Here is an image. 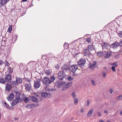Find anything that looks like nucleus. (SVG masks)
I'll return each mask as SVG.
<instances>
[{
  "label": "nucleus",
  "instance_id": "obj_1",
  "mask_svg": "<svg viewBox=\"0 0 122 122\" xmlns=\"http://www.w3.org/2000/svg\"><path fill=\"white\" fill-rule=\"evenodd\" d=\"M57 75L58 78L61 80H62L66 76L65 73L61 71H59Z\"/></svg>",
  "mask_w": 122,
  "mask_h": 122
},
{
  "label": "nucleus",
  "instance_id": "obj_2",
  "mask_svg": "<svg viewBox=\"0 0 122 122\" xmlns=\"http://www.w3.org/2000/svg\"><path fill=\"white\" fill-rule=\"evenodd\" d=\"M41 82L40 80L39 79L34 81V87L35 89H37L40 87Z\"/></svg>",
  "mask_w": 122,
  "mask_h": 122
},
{
  "label": "nucleus",
  "instance_id": "obj_3",
  "mask_svg": "<svg viewBox=\"0 0 122 122\" xmlns=\"http://www.w3.org/2000/svg\"><path fill=\"white\" fill-rule=\"evenodd\" d=\"M49 78L48 77H45L43 79L42 82L44 85H46V86L48 85L50 83Z\"/></svg>",
  "mask_w": 122,
  "mask_h": 122
},
{
  "label": "nucleus",
  "instance_id": "obj_4",
  "mask_svg": "<svg viewBox=\"0 0 122 122\" xmlns=\"http://www.w3.org/2000/svg\"><path fill=\"white\" fill-rule=\"evenodd\" d=\"M78 66L77 65H72L69 67V70L72 72L74 73L78 69Z\"/></svg>",
  "mask_w": 122,
  "mask_h": 122
},
{
  "label": "nucleus",
  "instance_id": "obj_5",
  "mask_svg": "<svg viewBox=\"0 0 122 122\" xmlns=\"http://www.w3.org/2000/svg\"><path fill=\"white\" fill-rule=\"evenodd\" d=\"M69 65H67L66 64H65L63 66L61 67L62 71H61L65 73L67 71L69 70Z\"/></svg>",
  "mask_w": 122,
  "mask_h": 122
},
{
  "label": "nucleus",
  "instance_id": "obj_6",
  "mask_svg": "<svg viewBox=\"0 0 122 122\" xmlns=\"http://www.w3.org/2000/svg\"><path fill=\"white\" fill-rule=\"evenodd\" d=\"M12 77L11 74H6L5 76V79L6 81L8 83H10L11 82Z\"/></svg>",
  "mask_w": 122,
  "mask_h": 122
},
{
  "label": "nucleus",
  "instance_id": "obj_7",
  "mask_svg": "<svg viewBox=\"0 0 122 122\" xmlns=\"http://www.w3.org/2000/svg\"><path fill=\"white\" fill-rule=\"evenodd\" d=\"M39 105V104H30L27 105L25 106V107L28 109L32 108L37 107Z\"/></svg>",
  "mask_w": 122,
  "mask_h": 122
},
{
  "label": "nucleus",
  "instance_id": "obj_8",
  "mask_svg": "<svg viewBox=\"0 0 122 122\" xmlns=\"http://www.w3.org/2000/svg\"><path fill=\"white\" fill-rule=\"evenodd\" d=\"M86 62V60L85 59L83 58L80 59L78 62V64L79 66L81 67L84 66Z\"/></svg>",
  "mask_w": 122,
  "mask_h": 122
},
{
  "label": "nucleus",
  "instance_id": "obj_9",
  "mask_svg": "<svg viewBox=\"0 0 122 122\" xmlns=\"http://www.w3.org/2000/svg\"><path fill=\"white\" fill-rule=\"evenodd\" d=\"M41 96L44 98H50L51 97V95L46 92H44L42 93Z\"/></svg>",
  "mask_w": 122,
  "mask_h": 122
},
{
  "label": "nucleus",
  "instance_id": "obj_10",
  "mask_svg": "<svg viewBox=\"0 0 122 122\" xmlns=\"http://www.w3.org/2000/svg\"><path fill=\"white\" fill-rule=\"evenodd\" d=\"M66 82L65 81H57L55 82V84L56 86L57 87H60L61 86L64 85Z\"/></svg>",
  "mask_w": 122,
  "mask_h": 122
},
{
  "label": "nucleus",
  "instance_id": "obj_11",
  "mask_svg": "<svg viewBox=\"0 0 122 122\" xmlns=\"http://www.w3.org/2000/svg\"><path fill=\"white\" fill-rule=\"evenodd\" d=\"M25 89L27 92H30L31 90V86L30 83H26L25 85Z\"/></svg>",
  "mask_w": 122,
  "mask_h": 122
},
{
  "label": "nucleus",
  "instance_id": "obj_12",
  "mask_svg": "<svg viewBox=\"0 0 122 122\" xmlns=\"http://www.w3.org/2000/svg\"><path fill=\"white\" fill-rule=\"evenodd\" d=\"M119 44L117 42H114L111 45V47L114 49H117L119 47Z\"/></svg>",
  "mask_w": 122,
  "mask_h": 122
},
{
  "label": "nucleus",
  "instance_id": "obj_13",
  "mask_svg": "<svg viewBox=\"0 0 122 122\" xmlns=\"http://www.w3.org/2000/svg\"><path fill=\"white\" fill-rule=\"evenodd\" d=\"M30 98L31 101L37 103L39 102V100L33 96H30Z\"/></svg>",
  "mask_w": 122,
  "mask_h": 122
},
{
  "label": "nucleus",
  "instance_id": "obj_14",
  "mask_svg": "<svg viewBox=\"0 0 122 122\" xmlns=\"http://www.w3.org/2000/svg\"><path fill=\"white\" fill-rule=\"evenodd\" d=\"M109 46V45L106 42H103L102 44V47L103 49H107L108 46Z\"/></svg>",
  "mask_w": 122,
  "mask_h": 122
},
{
  "label": "nucleus",
  "instance_id": "obj_15",
  "mask_svg": "<svg viewBox=\"0 0 122 122\" xmlns=\"http://www.w3.org/2000/svg\"><path fill=\"white\" fill-rule=\"evenodd\" d=\"M20 99H18L16 98L14 99L12 101L11 106H13L19 102V101Z\"/></svg>",
  "mask_w": 122,
  "mask_h": 122
},
{
  "label": "nucleus",
  "instance_id": "obj_16",
  "mask_svg": "<svg viewBox=\"0 0 122 122\" xmlns=\"http://www.w3.org/2000/svg\"><path fill=\"white\" fill-rule=\"evenodd\" d=\"M95 46L93 45L92 43L91 45L88 46V49L90 51L95 50Z\"/></svg>",
  "mask_w": 122,
  "mask_h": 122
},
{
  "label": "nucleus",
  "instance_id": "obj_17",
  "mask_svg": "<svg viewBox=\"0 0 122 122\" xmlns=\"http://www.w3.org/2000/svg\"><path fill=\"white\" fill-rule=\"evenodd\" d=\"M12 85L9 83H7L5 86V89L6 90L9 91L11 89Z\"/></svg>",
  "mask_w": 122,
  "mask_h": 122
},
{
  "label": "nucleus",
  "instance_id": "obj_18",
  "mask_svg": "<svg viewBox=\"0 0 122 122\" xmlns=\"http://www.w3.org/2000/svg\"><path fill=\"white\" fill-rule=\"evenodd\" d=\"M84 54L85 55L89 56L91 54L90 52V51L88 49H86L84 50Z\"/></svg>",
  "mask_w": 122,
  "mask_h": 122
},
{
  "label": "nucleus",
  "instance_id": "obj_19",
  "mask_svg": "<svg viewBox=\"0 0 122 122\" xmlns=\"http://www.w3.org/2000/svg\"><path fill=\"white\" fill-rule=\"evenodd\" d=\"M14 97V94L13 93H11L9 95L8 97L7 98L9 101H10L12 100Z\"/></svg>",
  "mask_w": 122,
  "mask_h": 122
},
{
  "label": "nucleus",
  "instance_id": "obj_20",
  "mask_svg": "<svg viewBox=\"0 0 122 122\" xmlns=\"http://www.w3.org/2000/svg\"><path fill=\"white\" fill-rule=\"evenodd\" d=\"M97 63L96 61L93 62L92 64H90V65L89 66V67L90 68H91L92 69H94L96 66Z\"/></svg>",
  "mask_w": 122,
  "mask_h": 122
},
{
  "label": "nucleus",
  "instance_id": "obj_21",
  "mask_svg": "<svg viewBox=\"0 0 122 122\" xmlns=\"http://www.w3.org/2000/svg\"><path fill=\"white\" fill-rule=\"evenodd\" d=\"M16 81H17L18 84L22 83V79L21 78L17 77H16Z\"/></svg>",
  "mask_w": 122,
  "mask_h": 122
},
{
  "label": "nucleus",
  "instance_id": "obj_22",
  "mask_svg": "<svg viewBox=\"0 0 122 122\" xmlns=\"http://www.w3.org/2000/svg\"><path fill=\"white\" fill-rule=\"evenodd\" d=\"M8 0H0V4L1 6H3L5 5L7 3Z\"/></svg>",
  "mask_w": 122,
  "mask_h": 122
},
{
  "label": "nucleus",
  "instance_id": "obj_23",
  "mask_svg": "<svg viewBox=\"0 0 122 122\" xmlns=\"http://www.w3.org/2000/svg\"><path fill=\"white\" fill-rule=\"evenodd\" d=\"M6 83V81L5 79L3 77H0V83L4 84Z\"/></svg>",
  "mask_w": 122,
  "mask_h": 122
},
{
  "label": "nucleus",
  "instance_id": "obj_24",
  "mask_svg": "<svg viewBox=\"0 0 122 122\" xmlns=\"http://www.w3.org/2000/svg\"><path fill=\"white\" fill-rule=\"evenodd\" d=\"M93 109H90L87 113V116L88 117H90L92 115L93 112Z\"/></svg>",
  "mask_w": 122,
  "mask_h": 122
},
{
  "label": "nucleus",
  "instance_id": "obj_25",
  "mask_svg": "<svg viewBox=\"0 0 122 122\" xmlns=\"http://www.w3.org/2000/svg\"><path fill=\"white\" fill-rule=\"evenodd\" d=\"M17 81H13L11 83V85H12L14 87H15L18 85Z\"/></svg>",
  "mask_w": 122,
  "mask_h": 122
},
{
  "label": "nucleus",
  "instance_id": "obj_26",
  "mask_svg": "<svg viewBox=\"0 0 122 122\" xmlns=\"http://www.w3.org/2000/svg\"><path fill=\"white\" fill-rule=\"evenodd\" d=\"M15 93L16 94L15 96H16V98L18 99H20V92H15Z\"/></svg>",
  "mask_w": 122,
  "mask_h": 122
},
{
  "label": "nucleus",
  "instance_id": "obj_27",
  "mask_svg": "<svg viewBox=\"0 0 122 122\" xmlns=\"http://www.w3.org/2000/svg\"><path fill=\"white\" fill-rule=\"evenodd\" d=\"M50 83L51 84L55 80V78L54 76H51L49 78Z\"/></svg>",
  "mask_w": 122,
  "mask_h": 122
},
{
  "label": "nucleus",
  "instance_id": "obj_28",
  "mask_svg": "<svg viewBox=\"0 0 122 122\" xmlns=\"http://www.w3.org/2000/svg\"><path fill=\"white\" fill-rule=\"evenodd\" d=\"M111 52L110 51L109 52L106 53L105 56V58H108L110 57L111 54Z\"/></svg>",
  "mask_w": 122,
  "mask_h": 122
},
{
  "label": "nucleus",
  "instance_id": "obj_29",
  "mask_svg": "<svg viewBox=\"0 0 122 122\" xmlns=\"http://www.w3.org/2000/svg\"><path fill=\"white\" fill-rule=\"evenodd\" d=\"M8 72L10 74H11L13 72V69L10 67H9L8 69Z\"/></svg>",
  "mask_w": 122,
  "mask_h": 122
},
{
  "label": "nucleus",
  "instance_id": "obj_30",
  "mask_svg": "<svg viewBox=\"0 0 122 122\" xmlns=\"http://www.w3.org/2000/svg\"><path fill=\"white\" fill-rule=\"evenodd\" d=\"M24 101L25 103H27V102L30 101V99L27 97H25L24 100Z\"/></svg>",
  "mask_w": 122,
  "mask_h": 122
},
{
  "label": "nucleus",
  "instance_id": "obj_31",
  "mask_svg": "<svg viewBox=\"0 0 122 122\" xmlns=\"http://www.w3.org/2000/svg\"><path fill=\"white\" fill-rule=\"evenodd\" d=\"M4 106L8 109H10V107L8 104H7L5 102H4Z\"/></svg>",
  "mask_w": 122,
  "mask_h": 122
},
{
  "label": "nucleus",
  "instance_id": "obj_32",
  "mask_svg": "<svg viewBox=\"0 0 122 122\" xmlns=\"http://www.w3.org/2000/svg\"><path fill=\"white\" fill-rule=\"evenodd\" d=\"M46 74L47 76H48L50 73V71L49 70H45Z\"/></svg>",
  "mask_w": 122,
  "mask_h": 122
},
{
  "label": "nucleus",
  "instance_id": "obj_33",
  "mask_svg": "<svg viewBox=\"0 0 122 122\" xmlns=\"http://www.w3.org/2000/svg\"><path fill=\"white\" fill-rule=\"evenodd\" d=\"M72 82H69L67 83L66 85H67V87L68 88H69L71 86H72Z\"/></svg>",
  "mask_w": 122,
  "mask_h": 122
},
{
  "label": "nucleus",
  "instance_id": "obj_34",
  "mask_svg": "<svg viewBox=\"0 0 122 122\" xmlns=\"http://www.w3.org/2000/svg\"><path fill=\"white\" fill-rule=\"evenodd\" d=\"M110 65H111L114 66L115 67H117L118 66L117 62H114L112 63H111L110 64Z\"/></svg>",
  "mask_w": 122,
  "mask_h": 122
},
{
  "label": "nucleus",
  "instance_id": "obj_35",
  "mask_svg": "<svg viewBox=\"0 0 122 122\" xmlns=\"http://www.w3.org/2000/svg\"><path fill=\"white\" fill-rule=\"evenodd\" d=\"M68 88L67 85L66 84L64 85L62 88V89L63 91H65Z\"/></svg>",
  "mask_w": 122,
  "mask_h": 122
},
{
  "label": "nucleus",
  "instance_id": "obj_36",
  "mask_svg": "<svg viewBox=\"0 0 122 122\" xmlns=\"http://www.w3.org/2000/svg\"><path fill=\"white\" fill-rule=\"evenodd\" d=\"M91 38L89 37L87 38L86 40V41L88 43H90L91 42Z\"/></svg>",
  "mask_w": 122,
  "mask_h": 122
},
{
  "label": "nucleus",
  "instance_id": "obj_37",
  "mask_svg": "<svg viewBox=\"0 0 122 122\" xmlns=\"http://www.w3.org/2000/svg\"><path fill=\"white\" fill-rule=\"evenodd\" d=\"M12 26L11 25H10L8 28V30L7 31L8 32H10L12 31Z\"/></svg>",
  "mask_w": 122,
  "mask_h": 122
},
{
  "label": "nucleus",
  "instance_id": "obj_38",
  "mask_svg": "<svg viewBox=\"0 0 122 122\" xmlns=\"http://www.w3.org/2000/svg\"><path fill=\"white\" fill-rule=\"evenodd\" d=\"M74 102L75 104H77L78 102V99L77 98H74Z\"/></svg>",
  "mask_w": 122,
  "mask_h": 122
},
{
  "label": "nucleus",
  "instance_id": "obj_39",
  "mask_svg": "<svg viewBox=\"0 0 122 122\" xmlns=\"http://www.w3.org/2000/svg\"><path fill=\"white\" fill-rule=\"evenodd\" d=\"M117 100L118 101L121 100H122V96H120L117 97Z\"/></svg>",
  "mask_w": 122,
  "mask_h": 122
},
{
  "label": "nucleus",
  "instance_id": "obj_40",
  "mask_svg": "<svg viewBox=\"0 0 122 122\" xmlns=\"http://www.w3.org/2000/svg\"><path fill=\"white\" fill-rule=\"evenodd\" d=\"M71 95L72 96V98H75L76 96L75 92H73L71 94Z\"/></svg>",
  "mask_w": 122,
  "mask_h": 122
},
{
  "label": "nucleus",
  "instance_id": "obj_41",
  "mask_svg": "<svg viewBox=\"0 0 122 122\" xmlns=\"http://www.w3.org/2000/svg\"><path fill=\"white\" fill-rule=\"evenodd\" d=\"M67 79L69 81H71L73 80V78L71 76H70L68 77Z\"/></svg>",
  "mask_w": 122,
  "mask_h": 122
},
{
  "label": "nucleus",
  "instance_id": "obj_42",
  "mask_svg": "<svg viewBox=\"0 0 122 122\" xmlns=\"http://www.w3.org/2000/svg\"><path fill=\"white\" fill-rule=\"evenodd\" d=\"M111 69L114 72L115 71L116 69H115V67L114 66H112L111 67Z\"/></svg>",
  "mask_w": 122,
  "mask_h": 122
},
{
  "label": "nucleus",
  "instance_id": "obj_43",
  "mask_svg": "<svg viewBox=\"0 0 122 122\" xmlns=\"http://www.w3.org/2000/svg\"><path fill=\"white\" fill-rule=\"evenodd\" d=\"M118 34L120 37L122 38V31H120Z\"/></svg>",
  "mask_w": 122,
  "mask_h": 122
},
{
  "label": "nucleus",
  "instance_id": "obj_44",
  "mask_svg": "<svg viewBox=\"0 0 122 122\" xmlns=\"http://www.w3.org/2000/svg\"><path fill=\"white\" fill-rule=\"evenodd\" d=\"M103 55L101 54L99 52H97V55L99 57H101L102 56H103Z\"/></svg>",
  "mask_w": 122,
  "mask_h": 122
},
{
  "label": "nucleus",
  "instance_id": "obj_45",
  "mask_svg": "<svg viewBox=\"0 0 122 122\" xmlns=\"http://www.w3.org/2000/svg\"><path fill=\"white\" fill-rule=\"evenodd\" d=\"M91 82L92 84L94 86H95L96 85V84L95 83L94 80H92L91 81Z\"/></svg>",
  "mask_w": 122,
  "mask_h": 122
},
{
  "label": "nucleus",
  "instance_id": "obj_46",
  "mask_svg": "<svg viewBox=\"0 0 122 122\" xmlns=\"http://www.w3.org/2000/svg\"><path fill=\"white\" fill-rule=\"evenodd\" d=\"M5 66H7V67H8V66L9 65V63L8 62H7V61L5 62Z\"/></svg>",
  "mask_w": 122,
  "mask_h": 122
},
{
  "label": "nucleus",
  "instance_id": "obj_47",
  "mask_svg": "<svg viewBox=\"0 0 122 122\" xmlns=\"http://www.w3.org/2000/svg\"><path fill=\"white\" fill-rule=\"evenodd\" d=\"M87 104L86 105V106H89V103H90V102H89V99H88L87 100Z\"/></svg>",
  "mask_w": 122,
  "mask_h": 122
},
{
  "label": "nucleus",
  "instance_id": "obj_48",
  "mask_svg": "<svg viewBox=\"0 0 122 122\" xmlns=\"http://www.w3.org/2000/svg\"><path fill=\"white\" fill-rule=\"evenodd\" d=\"M103 77H105L106 76V73L105 72H103L102 73Z\"/></svg>",
  "mask_w": 122,
  "mask_h": 122
},
{
  "label": "nucleus",
  "instance_id": "obj_49",
  "mask_svg": "<svg viewBox=\"0 0 122 122\" xmlns=\"http://www.w3.org/2000/svg\"><path fill=\"white\" fill-rule=\"evenodd\" d=\"M34 96L35 97H39V95L36 93H34Z\"/></svg>",
  "mask_w": 122,
  "mask_h": 122
},
{
  "label": "nucleus",
  "instance_id": "obj_50",
  "mask_svg": "<svg viewBox=\"0 0 122 122\" xmlns=\"http://www.w3.org/2000/svg\"><path fill=\"white\" fill-rule=\"evenodd\" d=\"M4 63V62L2 60H0V65L3 64Z\"/></svg>",
  "mask_w": 122,
  "mask_h": 122
},
{
  "label": "nucleus",
  "instance_id": "obj_51",
  "mask_svg": "<svg viewBox=\"0 0 122 122\" xmlns=\"http://www.w3.org/2000/svg\"><path fill=\"white\" fill-rule=\"evenodd\" d=\"M119 45L121 46H122V40H121L120 41L119 43Z\"/></svg>",
  "mask_w": 122,
  "mask_h": 122
},
{
  "label": "nucleus",
  "instance_id": "obj_52",
  "mask_svg": "<svg viewBox=\"0 0 122 122\" xmlns=\"http://www.w3.org/2000/svg\"><path fill=\"white\" fill-rule=\"evenodd\" d=\"M119 55H117L115 56V58L116 59H118L119 56Z\"/></svg>",
  "mask_w": 122,
  "mask_h": 122
},
{
  "label": "nucleus",
  "instance_id": "obj_53",
  "mask_svg": "<svg viewBox=\"0 0 122 122\" xmlns=\"http://www.w3.org/2000/svg\"><path fill=\"white\" fill-rule=\"evenodd\" d=\"M55 89H51L49 90V91H53L55 90Z\"/></svg>",
  "mask_w": 122,
  "mask_h": 122
},
{
  "label": "nucleus",
  "instance_id": "obj_54",
  "mask_svg": "<svg viewBox=\"0 0 122 122\" xmlns=\"http://www.w3.org/2000/svg\"><path fill=\"white\" fill-rule=\"evenodd\" d=\"M99 52L101 54H102L103 55V50L102 51H99L98 52Z\"/></svg>",
  "mask_w": 122,
  "mask_h": 122
},
{
  "label": "nucleus",
  "instance_id": "obj_55",
  "mask_svg": "<svg viewBox=\"0 0 122 122\" xmlns=\"http://www.w3.org/2000/svg\"><path fill=\"white\" fill-rule=\"evenodd\" d=\"M97 113L98 114V116H102L101 114V113L99 112H98Z\"/></svg>",
  "mask_w": 122,
  "mask_h": 122
},
{
  "label": "nucleus",
  "instance_id": "obj_56",
  "mask_svg": "<svg viewBox=\"0 0 122 122\" xmlns=\"http://www.w3.org/2000/svg\"><path fill=\"white\" fill-rule=\"evenodd\" d=\"M84 111V109L83 108H81V113H82Z\"/></svg>",
  "mask_w": 122,
  "mask_h": 122
},
{
  "label": "nucleus",
  "instance_id": "obj_57",
  "mask_svg": "<svg viewBox=\"0 0 122 122\" xmlns=\"http://www.w3.org/2000/svg\"><path fill=\"white\" fill-rule=\"evenodd\" d=\"M109 91L111 93H112L113 92V90L112 89L110 90Z\"/></svg>",
  "mask_w": 122,
  "mask_h": 122
},
{
  "label": "nucleus",
  "instance_id": "obj_58",
  "mask_svg": "<svg viewBox=\"0 0 122 122\" xmlns=\"http://www.w3.org/2000/svg\"><path fill=\"white\" fill-rule=\"evenodd\" d=\"M100 122H105L104 121L102 120H99Z\"/></svg>",
  "mask_w": 122,
  "mask_h": 122
},
{
  "label": "nucleus",
  "instance_id": "obj_59",
  "mask_svg": "<svg viewBox=\"0 0 122 122\" xmlns=\"http://www.w3.org/2000/svg\"><path fill=\"white\" fill-rule=\"evenodd\" d=\"M104 112L105 113H108V112L107 111H104Z\"/></svg>",
  "mask_w": 122,
  "mask_h": 122
},
{
  "label": "nucleus",
  "instance_id": "obj_60",
  "mask_svg": "<svg viewBox=\"0 0 122 122\" xmlns=\"http://www.w3.org/2000/svg\"><path fill=\"white\" fill-rule=\"evenodd\" d=\"M27 0H22V1L23 2H25L27 1Z\"/></svg>",
  "mask_w": 122,
  "mask_h": 122
},
{
  "label": "nucleus",
  "instance_id": "obj_61",
  "mask_svg": "<svg viewBox=\"0 0 122 122\" xmlns=\"http://www.w3.org/2000/svg\"><path fill=\"white\" fill-rule=\"evenodd\" d=\"M18 119L15 118V121H16Z\"/></svg>",
  "mask_w": 122,
  "mask_h": 122
},
{
  "label": "nucleus",
  "instance_id": "obj_62",
  "mask_svg": "<svg viewBox=\"0 0 122 122\" xmlns=\"http://www.w3.org/2000/svg\"><path fill=\"white\" fill-rule=\"evenodd\" d=\"M1 113H0V119H1Z\"/></svg>",
  "mask_w": 122,
  "mask_h": 122
},
{
  "label": "nucleus",
  "instance_id": "obj_63",
  "mask_svg": "<svg viewBox=\"0 0 122 122\" xmlns=\"http://www.w3.org/2000/svg\"><path fill=\"white\" fill-rule=\"evenodd\" d=\"M120 114L121 115H122V111H121Z\"/></svg>",
  "mask_w": 122,
  "mask_h": 122
},
{
  "label": "nucleus",
  "instance_id": "obj_64",
  "mask_svg": "<svg viewBox=\"0 0 122 122\" xmlns=\"http://www.w3.org/2000/svg\"><path fill=\"white\" fill-rule=\"evenodd\" d=\"M73 75H76V74H74H74H73Z\"/></svg>",
  "mask_w": 122,
  "mask_h": 122
}]
</instances>
